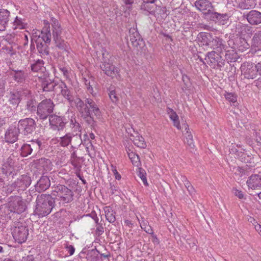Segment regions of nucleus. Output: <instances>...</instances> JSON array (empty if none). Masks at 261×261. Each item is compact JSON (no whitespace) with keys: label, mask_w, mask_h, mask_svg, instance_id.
Here are the masks:
<instances>
[{"label":"nucleus","mask_w":261,"mask_h":261,"mask_svg":"<svg viewBox=\"0 0 261 261\" xmlns=\"http://www.w3.org/2000/svg\"><path fill=\"white\" fill-rule=\"evenodd\" d=\"M100 68L106 74L112 77L116 76L119 71L117 67H116L111 63L106 62H103L100 65Z\"/></svg>","instance_id":"nucleus-16"},{"label":"nucleus","mask_w":261,"mask_h":261,"mask_svg":"<svg viewBox=\"0 0 261 261\" xmlns=\"http://www.w3.org/2000/svg\"><path fill=\"white\" fill-rule=\"evenodd\" d=\"M252 45L258 49L261 48V31L255 33L252 39Z\"/></svg>","instance_id":"nucleus-39"},{"label":"nucleus","mask_w":261,"mask_h":261,"mask_svg":"<svg viewBox=\"0 0 261 261\" xmlns=\"http://www.w3.org/2000/svg\"><path fill=\"white\" fill-rule=\"evenodd\" d=\"M225 98L230 102L234 103L237 101V96L232 93H226L224 94Z\"/></svg>","instance_id":"nucleus-49"},{"label":"nucleus","mask_w":261,"mask_h":261,"mask_svg":"<svg viewBox=\"0 0 261 261\" xmlns=\"http://www.w3.org/2000/svg\"><path fill=\"white\" fill-rule=\"evenodd\" d=\"M234 194L235 196H237L239 199H243L244 197V195L243 192L241 191H240L237 189H234Z\"/></svg>","instance_id":"nucleus-60"},{"label":"nucleus","mask_w":261,"mask_h":261,"mask_svg":"<svg viewBox=\"0 0 261 261\" xmlns=\"http://www.w3.org/2000/svg\"><path fill=\"white\" fill-rule=\"evenodd\" d=\"M31 184L30 177L26 175H22L14 182V185L19 189V190L23 191Z\"/></svg>","instance_id":"nucleus-23"},{"label":"nucleus","mask_w":261,"mask_h":261,"mask_svg":"<svg viewBox=\"0 0 261 261\" xmlns=\"http://www.w3.org/2000/svg\"><path fill=\"white\" fill-rule=\"evenodd\" d=\"M180 128H181L180 129L182 130V133H184L185 132H186V133L189 132V126L186 123L182 124V126H180Z\"/></svg>","instance_id":"nucleus-62"},{"label":"nucleus","mask_w":261,"mask_h":261,"mask_svg":"<svg viewBox=\"0 0 261 261\" xmlns=\"http://www.w3.org/2000/svg\"><path fill=\"white\" fill-rule=\"evenodd\" d=\"M41 142L37 140H32L29 144H24L21 148V155L25 157L31 154L32 151H37L39 150Z\"/></svg>","instance_id":"nucleus-11"},{"label":"nucleus","mask_w":261,"mask_h":261,"mask_svg":"<svg viewBox=\"0 0 261 261\" xmlns=\"http://www.w3.org/2000/svg\"><path fill=\"white\" fill-rule=\"evenodd\" d=\"M249 44H248L245 38H240L239 39L238 48L239 50L244 51L249 48Z\"/></svg>","instance_id":"nucleus-43"},{"label":"nucleus","mask_w":261,"mask_h":261,"mask_svg":"<svg viewBox=\"0 0 261 261\" xmlns=\"http://www.w3.org/2000/svg\"><path fill=\"white\" fill-rule=\"evenodd\" d=\"M72 139V134L67 133L64 136L61 137L58 140V142L62 147H67L71 144Z\"/></svg>","instance_id":"nucleus-32"},{"label":"nucleus","mask_w":261,"mask_h":261,"mask_svg":"<svg viewBox=\"0 0 261 261\" xmlns=\"http://www.w3.org/2000/svg\"><path fill=\"white\" fill-rule=\"evenodd\" d=\"M55 105L50 99H45L39 102L37 107L36 113L41 120H46L54 112Z\"/></svg>","instance_id":"nucleus-5"},{"label":"nucleus","mask_w":261,"mask_h":261,"mask_svg":"<svg viewBox=\"0 0 261 261\" xmlns=\"http://www.w3.org/2000/svg\"><path fill=\"white\" fill-rule=\"evenodd\" d=\"M44 27L41 31L33 30L32 35V41L36 44L37 49L42 56L49 54V44L51 41V33L50 25L47 20L43 21Z\"/></svg>","instance_id":"nucleus-1"},{"label":"nucleus","mask_w":261,"mask_h":261,"mask_svg":"<svg viewBox=\"0 0 261 261\" xmlns=\"http://www.w3.org/2000/svg\"><path fill=\"white\" fill-rule=\"evenodd\" d=\"M26 109L31 112H34L36 111V101L32 96L27 99L25 105Z\"/></svg>","instance_id":"nucleus-36"},{"label":"nucleus","mask_w":261,"mask_h":261,"mask_svg":"<svg viewBox=\"0 0 261 261\" xmlns=\"http://www.w3.org/2000/svg\"><path fill=\"white\" fill-rule=\"evenodd\" d=\"M27 23L25 20L22 18L16 16L14 21L13 22V29H24L26 28Z\"/></svg>","instance_id":"nucleus-33"},{"label":"nucleus","mask_w":261,"mask_h":261,"mask_svg":"<svg viewBox=\"0 0 261 261\" xmlns=\"http://www.w3.org/2000/svg\"><path fill=\"white\" fill-rule=\"evenodd\" d=\"M209 15L210 19L212 21H218V20H224L227 19L228 16L227 14H221L219 13L213 11V9L212 10L210 11V13H207L206 15Z\"/></svg>","instance_id":"nucleus-31"},{"label":"nucleus","mask_w":261,"mask_h":261,"mask_svg":"<svg viewBox=\"0 0 261 261\" xmlns=\"http://www.w3.org/2000/svg\"><path fill=\"white\" fill-rule=\"evenodd\" d=\"M52 25V35L56 46L61 49H65L66 44L65 41L61 39V34L62 29L58 20L52 17L51 18Z\"/></svg>","instance_id":"nucleus-6"},{"label":"nucleus","mask_w":261,"mask_h":261,"mask_svg":"<svg viewBox=\"0 0 261 261\" xmlns=\"http://www.w3.org/2000/svg\"><path fill=\"white\" fill-rule=\"evenodd\" d=\"M59 70L66 79H69L70 72L67 68L65 67H59Z\"/></svg>","instance_id":"nucleus-51"},{"label":"nucleus","mask_w":261,"mask_h":261,"mask_svg":"<svg viewBox=\"0 0 261 261\" xmlns=\"http://www.w3.org/2000/svg\"><path fill=\"white\" fill-rule=\"evenodd\" d=\"M195 242V240L192 238L188 239L186 240V242L189 245L190 247H193L194 246H196V243Z\"/></svg>","instance_id":"nucleus-63"},{"label":"nucleus","mask_w":261,"mask_h":261,"mask_svg":"<svg viewBox=\"0 0 261 261\" xmlns=\"http://www.w3.org/2000/svg\"><path fill=\"white\" fill-rule=\"evenodd\" d=\"M12 236L18 243L24 242L29 234L28 228L21 223H18L12 229Z\"/></svg>","instance_id":"nucleus-8"},{"label":"nucleus","mask_w":261,"mask_h":261,"mask_svg":"<svg viewBox=\"0 0 261 261\" xmlns=\"http://www.w3.org/2000/svg\"><path fill=\"white\" fill-rule=\"evenodd\" d=\"M105 212L107 220L110 223L114 222L116 220L115 213L109 207H106L105 208Z\"/></svg>","instance_id":"nucleus-38"},{"label":"nucleus","mask_w":261,"mask_h":261,"mask_svg":"<svg viewBox=\"0 0 261 261\" xmlns=\"http://www.w3.org/2000/svg\"><path fill=\"white\" fill-rule=\"evenodd\" d=\"M185 143L191 148H194V144L193 142V136L190 132L186 133Z\"/></svg>","instance_id":"nucleus-48"},{"label":"nucleus","mask_w":261,"mask_h":261,"mask_svg":"<svg viewBox=\"0 0 261 261\" xmlns=\"http://www.w3.org/2000/svg\"><path fill=\"white\" fill-rule=\"evenodd\" d=\"M8 207L11 212L20 214L25 211L26 204L21 197H16L9 201Z\"/></svg>","instance_id":"nucleus-10"},{"label":"nucleus","mask_w":261,"mask_h":261,"mask_svg":"<svg viewBox=\"0 0 261 261\" xmlns=\"http://www.w3.org/2000/svg\"><path fill=\"white\" fill-rule=\"evenodd\" d=\"M36 163L38 165V168H43L45 170H50L51 167V162L49 159L41 158L36 161Z\"/></svg>","instance_id":"nucleus-34"},{"label":"nucleus","mask_w":261,"mask_h":261,"mask_svg":"<svg viewBox=\"0 0 261 261\" xmlns=\"http://www.w3.org/2000/svg\"><path fill=\"white\" fill-rule=\"evenodd\" d=\"M19 134H20V132L18 127H9L5 133L6 141L11 143H14L18 139Z\"/></svg>","instance_id":"nucleus-20"},{"label":"nucleus","mask_w":261,"mask_h":261,"mask_svg":"<svg viewBox=\"0 0 261 261\" xmlns=\"http://www.w3.org/2000/svg\"><path fill=\"white\" fill-rule=\"evenodd\" d=\"M110 190L111 193L112 194H118L119 193L118 187H117V186H116L114 185H112L111 184H110Z\"/></svg>","instance_id":"nucleus-56"},{"label":"nucleus","mask_w":261,"mask_h":261,"mask_svg":"<svg viewBox=\"0 0 261 261\" xmlns=\"http://www.w3.org/2000/svg\"><path fill=\"white\" fill-rule=\"evenodd\" d=\"M36 122L32 118L22 119L18 121L17 124L20 134L24 136L32 134L36 129Z\"/></svg>","instance_id":"nucleus-7"},{"label":"nucleus","mask_w":261,"mask_h":261,"mask_svg":"<svg viewBox=\"0 0 261 261\" xmlns=\"http://www.w3.org/2000/svg\"><path fill=\"white\" fill-rule=\"evenodd\" d=\"M138 176L141 178L142 179L143 184L145 186L148 185L147 179L146 177V173H144L143 170H142L141 169H139V172L138 173Z\"/></svg>","instance_id":"nucleus-52"},{"label":"nucleus","mask_w":261,"mask_h":261,"mask_svg":"<svg viewBox=\"0 0 261 261\" xmlns=\"http://www.w3.org/2000/svg\"><path fill=\"white\" fill-rule=\"evenodd\" d=\"M12 75L14 80L18 83H22L26 77L24 72L22 70L14 71Z\"/></svg>","instance_id":"nucleus-37"},{"label":"nucleus","mask_w":261,"mask_h":261,"mask_svg":"<svg viewBox=\"0 0 261 261\" xmlns=\"http://www.w3.org/2000/svg\"><path fill=\"white\" fill-rule=\"evenodd\" d=\"M10 14L6 9H0V32L6 30L10 20Z\"/></svg>","instance_id":"nucleus-22"},{"label":"nucleus","mask_w":261,"mask_h":261,"mask_svg":"<svg viewBox=\"0 0 261 261\" xmlns=\"http://www.w3.org/2000/svg\"><path fill=\"white\" fill-rule=\"evenodd\" d=\"M58 87V89L60 90L61 94L64 98L67 99L70 105H72L73 99L74 98L72 95L71 91L68 88L66 84L64 82L61 81L59 83Z\"/></svg>","instance_id":"nucleus-14"},{"label":"nucleus","mask_w":261,"mask_h":261,"mask_svg":"<svg viewBox=\"0 0 261 261\" xmlns=\"http://www.w3.org/2000/svg\"><path fill=\"white\" fill-rule=\"evenodd\" d=\"M241 69L242 74L245 79L253 80L256 77L258 74L255 66L254 67L252 64H245Z\"/></svg>","instance_id":"nucleus-13"},{"label":"nucleus","mask_w":261,"mask_h":261,"mask_svg":"<svg viewBox=\"0 0 261 261\" xmlns=\"http://www.w3.org/2000/svg\"><path fill=\"white\" fill-rule=\"evenodd\" d=\"M248 22L251 25H258L261 23V13L256 10H251L246 15Z\"/></svg>","instance_id":"nucleus-19"},{"label":"nucleus","mask_w":261,"mask_h":261,"mask_svg":"<svg viewBox=\"0 0 261 261\" xmlns=\"http://www.w3.org/2000/svg\"><path fill=\"white\" fill-rule=\"evenodd\" d=\"M55 200L49 195L41 194L36 199L35 214L39 217L49 215L55 206Z\"/></svg>","instance_id":"nucleus-2"},{"label":"nucleus","mask_w":261,"mask_h":261,"mask_svg":"<svg viewBox=\"0 0 261 261\" xmlns=\"http://www.w3.org/2000/svg\"><path fill=\"white\" fill-rule=\"evenodd\" d=\"M196 8L202 12L205 15L212 10L213 7L210 2L207 0H197L195 3Z\"/></svg>","instance_id":"nucleus-15"},{"label":"nucleus","mask_w":261,"mask_h":261,"mask_svg":"<svg viewBox=\"0 0 261 261\" xmlns=\"http://www.w3.org/2000/svg\"><path fill=\"white\" fill-rule=\"evenodd\" d=\"M59 83H56L54 82H51L50 80H44L42 82L41 86L44 91H54L57 92Z\"/></svg>","instance_id":"nucleus-29"},{"label":"nucleus","mask_w":261,"mask_h":261,"mask_svg":"<svg viewBox=\"0 0 261 261\" xmlns=\"http://www.w3.org/2000/svg\"><path fill=\"white\" fill-rule=\"evenodd\" d=\"M50 185V181L49 178L46 176H43L38 181L35 188L39 192L44 191L47 189Z\"/></svg>","instance_id":"nucleus-26"},{"label":"nucleus","mask_w":261,"mask_h":261,"mask_svg":"<svg viewBox=\"0 0 261 261\" xmlns=\"http://www.w3.org/2000/svg\"><path fill=\"white\" fill-rule=\"evenodd\" d=\"M234 3V6L243 10L253 8L256 5L255 0H235Z\"/></svg>","instance_id":"nucleus-25"},{"label":"nucleus","mask_w":261,"mask_h":261,"mask_svg":"<svg viewBox=\"0 0 261 261\" xmlns=\"http://www.w3.org/2000/svg\"><path fill=\"white\" fill-rule=\"evenodd\" d=\"M128 43H130L134 47L139 49L144 45V42L137 30L132 28L129 30L128 35L127 36Z\"/></svg>","instance_id":"nucleus-9"},{"label":"nucleus","mask_w":261,"mask_h":261,"mask_svg":"<svg viewBox=\"0 0 261 261\" xmlns=\"http://www.w3.org/2000/svg\"><path fill=\"white\" fill-rule=\"evenodd\" d=\"M206 44L210 46L211 48L216 49L218 51H220L224 48V45L222 44V40L217 37H215L212 40H210L206 43Z\"/></svg>","instance_id":"nucleus-28"},{"label":"nucleus","mask_w":261,"mask_h":261,"mask_svg":"<svg viewBox=\"0 0 261 261\" xmlns=\"http://www.w3.org/2000/svg\"><path fill=\"white\" fill-rule=\"evenodd\" d=\"M73 103L81 115L88 112V104L85 101L84 102L80 98L77 97L74 98Z\"/></svg>","instance_id":"nucleus-27"},{"label":"nucleus","mask_w":261,"mask_h":261,"mask_svg":"<svg viewBox=\"0 0 261 261\" xmlns=\"http://www.w3.org/2000/svg\"><path fill=\"white\" fill-rule=\"evenodd\" d=\"M66 249L70 255L73 254L75 251L74 247L72 245H67L66 247Z\"/></svg>","instance_id":"nucleus-59"},{"label":"nucleus","mask_w":261,"mask_h":261,"mask_svg":"<svg viewBox=\"0 0 261 261\" xmlns=\"http://www.w3.org/2000/svg\"><path fill=\"white\" fill-rule=\"evenodd\" d=\"M170 119L173 121L174 126L177 129H180V125L178 120V117L175 112L172 111L170 115Z\"/></svg>","instance_id":"nucleus-47"},{"label":"nucleus","mask_w":261,"mask_h":261,"mask_svg":"<svg viewBox=\"0 0 261 261\" xmlns=\"http://www.w3.org/2000/svg\"><path fill=\"white\" fill-rule=\"evenodd\" d=\"M85 101L88 104L87 107L89 113L93 114L96 118L99 119L101 113L96 102L90 98H86Z\"/></svg>","instance_id":"nucleus-17"},{"label":"nucleus","mask_w":261,"mask_h":261,"mask_svg":"<svg viewBox=\"0 0 261 261\" xmlns=\"http://www.w3.org/2000/svg\"><path fill=\"white\" fill-rule=\"evenodd\" d=\"M247 186L253 190H261V176L254 174L250 176L247 181Z\"/></svg>","instance_id":"nucleus-18"},{"label":"nucleus","mask_w":261,"mask_h":261,"mask_svg":"<svg viewBox=\"0 0 261 261\" xmlns=\"http://www.w3.org/2000/svg\"><path fill=\"white\" fill-rule=\"evenodd\" d=\"M134 144L139 147L144 148L146 145L144 139L141 136L137 135L133 139Z\"/></svg>","instance_id":"nucleus-42"},{"label":"nucleus","mask_w":261,"mask_h":261,"mask_svg":"<svg viewBox=\"0 0 261 261\" xmlns=\"http://www.w3.org/2000/svg\"><path fill=\"white\" fill-rule=\"evenodd\" d=\"M221 58V57L216 51H209L206 54L204 60L206 61L207 63L210 65H215L217 64L218 66H220V61L219 60Z\"/></svg>","instance_id":"nucleus-24"},{"label":"nucleus","mask_w":261,"mask_h":261,"mask_svg":"<svg viewBox=\"0 0 261 261\" xmlns=\"http://www.w3.org/2000/svg\"><path fill=\"white\" fill-rule=\"evenodd\" d=\"M110 98L113 102H116L119 100L115 90H111L109 93Z\"/></svg>","instance_id":"nucleus-50"},{"label":"nucleus","mask_w":261,"mask_h":261,"mask_svg":"<svg viewBox=\"0 0 261 261\" xmlns=\"http://www.w3.org/2000/svg\"><path fill=\"white\" fill-rule=\"evenodd\" d=\"M156 0H142L140 6L141 9L148 12L150 14H154L158 8L155 4Z\"/></svg>","instance_id":"nucleus-21"},{"label":"nucleus","mask_w":261,"mask_h":261,"mask_svg":"<svg viewBox=\"0 0 261 261\" xmlns=\"http://www.w3.org/2000/svg\"><path fill=\"white\" fill-rule=\"evenodd\" d=\"M96 251H93L91 252L90 253L88 254L87 258L89 259V257H91V259L90 260V261H96Z\"/></svg>","instance_id":"nucleus-61"},{"label":"nucleus","mask_w":261,"mask_h":261,"mask_svg":"<svg viewBox=\"0 0 261 261\" xmlns=\"http://www.w3.org/2000/svg\"><path fill=\"white\" fill-rule=\"evenodd\" d=\"M52 195L56 197L60 203L65 204L73 200L74 193L66 186L59 185L54 188Z\"/></svg>","instance_id":"nucleus-3"},{"label":"nucleus","mask_w":261,"mask_h":261,"mask_svg":"<svg viewBox=\"0 0 261 261\" xmlns=\"http://www.w3.org/2000/svg\"><path fill=\"white\" fill-rule=\"evenodd\" d=\"M86 152L88 153V155L91 157L92 155H91V151L92 150L94 149V147H93V146L92 143L90 141H89L86 144Z\"/></svg>","instance_id":"nucleus-54"},{"label":"nucleus","mask_w":261,"mask_h":261,"mask_svg":"<svg viewBox=\"0 0 261 261\" xmlns=\"http://www.w3.org/2000/svg\"><path fill=\"white\" fill-rule=\"evenodd\" d=\"M255 68L258 74L261 76V61L255 64Z\"/></svg>","instance_id":"nucleus-64"},{"label":"nucleus","mask_w":261,"mask_h":261,"mask_svg":"<svg viewBox=\"0 0 261 261\" xmlns=\"http://www.w3.org/2000/svg\"><path fill=\"white\" fill-rule=\"evenodd\" d=\"M136 217L140 223L141 228L144 229V230L148 234L153 233V230L148 225V223L143 220V218H141L142 220H140L137 216Z\"/></svg>","instance_id":"nucleus-40"},{"label":"nucleus","mask_w":261,"mask_h":261,"mask_svg":"<svg viewBox=\"0 0 261 261\" xmlns=\"http://www.w3.org/2000/svg\"><path fill=\"white\" fill-rule=\"evenodd\" d=\"M186 188H187V190L189 192L190 194H192L194 192V188L191 185V183L189 181H188L187 182H185L184 184Z\"/></svg>","instance_id":"nucleus-57"},{"label":"nucleus","mask_w":261,"mask_h":261,"mask_svg":"<svg viewBox=\"0 0 261 261\" xmlns=\"http://www.w3.org/2000/svg\"><path fill=\"white\" fill-rule=\"evenodd\" d=\"M19 159L17 153H13L8 156H5L3 160L2 171L5 176H8L12 175L13 177L14 168L18 165Z\"/></svg>","instance_id":"nucleus-4"},{"label":"nucleus","mask_w":261,"mask_h":261,"mask_svg":"<svg viewBox=\"0 0 261 261\" xmlns=\"http://www.w3.org/2000/svg\"><path fill=\"white\" fill-rule=\"evenodd\" d=\"M66 119L61 116L52 114L49 117V124L51 128L58 131L62 130L65 126Z\"/></svg>","instance_id":"nucleus-12"},{"label":"nucleus","mask_w":261,"mask_h":261,"mask_svg":"<svg viewBox=\"0 0 261 261\" xmlns=\"http://www.w3.org/2000/svg\"><path fill=\"white\" fill-rule=\"evenodd\" d=\"M17 188L16 185H14V182L11 185H9L7 186L6 192L7 194H11L14 189Z\"/></svg>","instance_id":"nucleus-55"},{"label":"nucleus","mask_w":261,"mask_h":261,"mask_svg":"<svg viewBox=\"0 0 261 261\" xmlns=\"http://www.w3.org/2000/svg\"><path fill=\"white\" fill-rule=\"evenodd\" d=\"M85 84L86 86L88 91L91 94H93V89L92 87V85L91 84L89 80L85 79Z\"/></svg>","instance_id":"nucleus-53"},{"label":"nucleus","mask_w":261,"mask_h":261,"mask_svg":"<svg viewBox=\"0 0 261 261\" xmlns=\"http://www.w3.org/2000/svg\"><path fill=\"white\" fill-rule=\"evenodd\" d=\"M93 114H90L89 111L81 115L85 121L91 127L95 126V121L92 116Z\"/></svg>","instance_id":"nucleus-41"},{"label":"nucleus","mask_w":261,"mask_h":261,"mask_svg":"<svg viewBox=\"0 0 261 261\" xmlns=\"http://www.w3.org/2000/svg\"><path fill=\"white\" fill-rule=\"evenodd\" d=\"M82 143L80 136L74 135L72 134V139L71 141V148H76L81 145Z\"/></svg>","instance_id":"nucleus-45"},{"label":"nucleus","mask_w":261,"mask_h":261,"mask_svg":"<svg viewBox=\"0 0 261 261\" xmlns=\"http://www.w3.org/2000/svg\"><path fill=\"white\" fill-rule=\"evenodd\" d=\"M127 154L132 164L134 166H139L140 164L139 156L133 151L127 152Z\"/></svg>","instance_id":"nucleus-44"},{"label":"nucleus","mask_w":261,"mask_h":261,"mask_svg":"<svg viewBox=\"0 0 261 261\" xmlns=\"http://www.w3.org/2000/svg\"><path fill=\"white\" fill-rule=\"evenodd\" d=\"M16 90L18 93L20 100L24 98L27 99L32 96L31 91L26 88H19Z\"/></svg>","instance_id":"nucleus-35"},{"label":"nucleus","mask_w":261,"mask_h":261,"mask_svg":"<svg viewBox=\"0 0 261 261\" xmlns=\"http://www.w3.org/2000/svg\"><path fill=\"white\" fill-rule=\"evenodd\" d=\"M44 62L42 60H38L36 62L31 65V69L34 72H37L41 70L43 67Z\"/></svg>","instance_id":"nucleus-46"},{"label":"nucleus","mask_w":261,"mask_h":261,"mask_svg":"<svg viewBox=\"0 0 261 261\" xmlns=\"http://www.w3.org/2000/svg\"><path fill=\"white\" fill-rule=\"evenodd\" d=\"M5 92V84L2 81H0V97L3 96Z\"/></svg>","instance_id":"nucleus-58"},{"label":"nucleus","mask_w":261,"mask_h":261,"mask_svg":"<svg viewBox=\"0 0 261 261\" xmlns=\"http://www.w3.org/2000/svg\"><path fill=\"white\" fill-rule=\"evenodd\" d=\"M8 97L10 104L14 106H18L21 101L18 93L16 91V89L10 91Z\"/></svg>","instance_id":"nucleus-30"}]
</instances>
